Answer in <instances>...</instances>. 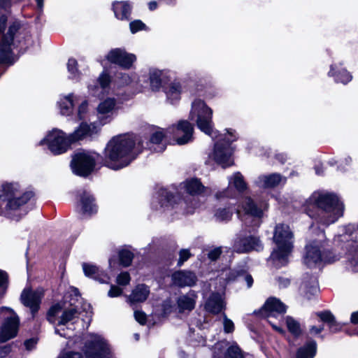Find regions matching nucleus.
Returning a JSON list of instances; mask_svg holds the SVG:
<instances>
[{"label":"nucleus","mask_w":358,"mask_h":358,"mask_svg":"<svg viewBox=\"0 0 358 358\" xmlns=\"http://www.w3.org/2000/svg\"><path fill=\"white\" fill-rule=\"evenodd\" d=\"M189 117L192 120L196 122L198 128L201 131L213 139L217 138L210 158H213L222 168L231 166L233 164L231 158L233 149L231 143L236 140L233 130L228 129L227 134H225L224 137L222 134L217 135V131L213 130V110L200 99H196L192 103Z\"/></svg>","instance_id":"1"},{"label":"nucleus","mask_w":358,"mask_h":358,"mask_svg":"<svg viewBox=\"0 0 358 358\" xmlns=\"http://www.w3.org/2000/svg\"><path fill=\"white\" fill-rule=\"evenodd\" d=\"M303 208L306 213L313 217L315 208L320 210L316 220L322 224L329 226L342 217L344 212L343 203L339 197L328 192H315L306 201Z\"/></svg>","instance_id":"2"},{"label":"nucleus","mask_w":358,"mask_h":358,"mask_svg":"<svg viewBox=\"0 0 358 358\" xmlns=\"http://www.w3.org/2000/svg\"><path fill=\"white\" fill-rule=\"evenodd\" d=\"M143 137L137 134H123L113 137V170L129 165L143 149Z\"/></svg>","instance_id":"3"},{"label":"nucleus","mask_w":358,"mask_h":358,"mask_svg":"<svg viewBox=\"0 0 358 358\" xmlns=\"http://www.w3.org/2000/svg\"><path fill=\"white\" fill-rule=\"evenodd\" d=\"M181 185L182 189L188 194V196L175 203V196L171 195L166 189H161L159 192V195L162 197L160 199L161 206L166 208L171 206L172 208L182 210L184 213H192L194 210L198 207V202L194 196L201 195L206 187L197 178L187 180Z\"/></svg>","instance_id":"4"},{"label":"nucleus","mask_w":358,"mask_h":358,"mask_svg":"<svg viewBox=\"0 0 358 358\" xmlns=\"http://www.w3.org/2000/svg\"><path fill=\"white\" fill-rule=\"evenodd\" d=\"M193 131L194 127L191 123L187 120H181L177 126L173 125L166 131L161 128L156 129L151 134L150 143L157 146V148H153L154 150L162 152L166 148L162 144L164 138H173L178 144L184 145L192 140Z\"/></svg>","instance_id":"5"},{"label":"nucleus","mask_w":358,"mask_h":358,"mask_svg":"<svg viewBox=\"0 0 358 358\" xmlns=\"http://www.w3.org/2000/svg\"><path fill=\"white\" fill-rule=\"evenodd\" d=\"M273 241L276 244L271 254L269 260L276 267L285 266L293 248V234L289 227L285 224L276 225L274 231Z\"/></svg>","instance_id":"6"},{"label":"nucleus","mask_w":358,"mask_h":358,"mask_svg":"<svg viewBox=\"0 0 358 358\" xmlns=\"http://www.w3.org/2000/svg\"><path fill=\"white\" fill-rule=\"evenodd\" d=\"M33 196L32 192H27L21 195L17 183L3 185L0 199L7 201L5 215L10 219L18 220L20 216L15 213L20 209V206L27 203Z\"/></svg>","instance_id":"7"},{"label":"nucleus","mask_w":358,"mask_h":358,"mask_svg":"<svg viewBox=\"0 0 358 358\" xmlns=\"http://www.w3.org/2000/svg\"><path fill=\"white\" fill-rule=\"evenodd\" d=\"M236 213L246 225L258 227L263 215V210L250 197L244 196L239 202Z\"/></svg>","instance_id":"8"},{"label":"nucleus","mask_w":358,"mask_h":358,"mask_svg":"<svg viewBox=\"0 0 358 358\" xmlns=\"http://www.w3.org/2000/svg\"><path fill=\"white\" fill-rule=\"evenodd\" d=\"M286 306L279 299L271 297L265 302L261 312L263 317L266 318L268 322L277 331L282 334V328L280 325V321L283 314L286 312Z\"/></svg>","instance_id":"9"},{"label":"nucleus","mask_w":358,"mask_h":358,"mask_svg":"<svg viewBox=\"0 0 358 358\" xmlns=\"http://www.w3.org/2000/svg\"><path fill=\"white\" fill-rule=\"evenodd\" d=\"M85 358H110V350L105 340L99 336H92L85 344Z\"/></svg>","instance_id":"10"},{"label":"nucleus","mask_w":358,"mask_h":358,"mask_svg":"<svg viewBox=\"0 0 358 358\" xmlns=\"http://www.w3.org/2000/svg\"><path fill=\"white\" fill-rule=\"evenodd\" d=\"M233 251L237 253H248L251 251H261L263 244L259 237L246 235L242 233L237 234L232 245Z\"/></svg>","instance_id":"11"},{"label":"nucleus","mask_w":358,"mask_h":358,"mask_svg":"<svg viewBox=\"0 0 358 358\" xmlns=\"http://www.w3.org/2000/svg\"><path fill=\"white\" fill-rule=\"evenodd\" d=\"M44 142L48 144L50 150L55 155L65 152L72 143L70 137H66L62 131L58 129L50 131L46 138L41 141V144Z\"/></svg>","instance_id":"12"},{"label":"nucleus","mask_w":358,"mask_h":358,"mask_svg":"<svg viewBox=\"0 0 358 358\" xmlns=\"http://www.w3.org/2000/svg\"><path fill=\"white\" fill-rule=\"evenodd\" d=\"M1 311L6 310L10 315L6 317L0 329V342L4 343L16 336L20 320L17 314L10 308L2 307Z\"/></svg>","instance_id":"13"},{"label":"nucleus","mask_w":358,"mask_h":358,"mask_svg":"<svg viewBox=\"0 0 358 358\" xmlns=\"http://www.w3.org/2000/svg\"><path fill=\"white\" fill-rule=\"evenodd\" d=\"M71 165L76 174L85 177L93 171L95 160L87 152H78L73 156Z\"/></svg>","instance_id":"14"},{"label":"nucleus","mask_w":358,"mask_h":358,"mask_svg":"<svg viewBox=\"0 0 358 358\" xmlns=\"http://www.w3.org/2000/svg\"><path fill=\"white\" fill-rule=\"evenodd\" d=\"M322 238L318 241H314L311 243L306 245V252L304 256V264L308 267H313L324 261L326 262H334L336 259H329L324 256V252L322 254L321 249L323 245L321 243Z\"/></svg>","instance_id":"15"},{"label":"nucleus","mask_w":358,"mask_h":358,"mask_svg":"<svg viewBox=\"0 0 358 358\" xmlns=\"http://www.w3.org/2000/svg\"><path fill=\"white\" fill-rule=\"evenodd\" d=\"M228 180V187L222 192L216 194L217 199L225 197L234 198L236 196V192L232 188H235L236 190L240 193L243 192L248 188L244 177L240 172L234 173L232 176L229 177Z\"/></svg>","instance_id":"16"},{"label":"nucleus","mask_w":358,"mask_h":358,"mask_svg":"<svg viewBox=\"0 0 358 358\" xmlns=\"http://www.w3.org/2000/svg\"><path fill=\"white\" fill-rule=\"evenodd\" d=\"M42 298V292L24 289L21 294L20 299L22 303L31 309L33 315L38 312Z\"/></svg>","instance_id":"17"},{"label":"nucleus","mask_w":358,"mask_h":358,"mask_svg":"<svg viewBox=\"0 0 358 358\" xmlns=\"http://www.w3.org/2000/svg\"><path fill=\"white\" fill-rule=\"evenodd\" d=\"M136 61V56L127 52L124 49H113V64L120 66L124 69H129L133 67Z\"/></svg>","instance_id":"18"},{"label":"nucleus","mask_w":358,"mask_h":358,"mask_svg":"<svg viewBox=\"0 0 358 358\" xmlns=\"http://www.w3.org/2000/svg\"><path fill=\"white\" fill-rule=\"evenodd\" d=\"M173 284L180 287H192L196 281L197 278L195 273L189 271H179L171 275Z\"/></svg>","instance_id":"19"},{"label":"nucleus","mask_w":358,"mask_h":358,"mask_svg":"<svg viewBox=\"0 0 358 358\" xmlns=\"http://www.w3.org/2000/svg\"><path fill=\"white\" fill-rule=\"evenodd\" d=\"M205 309L213 314L217 315L225 309V303L223 294L213 292L210 294L205 303Z\"/></svg>","instance_id":"20"},{"label":"nucleus","mask_w":358,"mask_h":358,"mask_svg":"<svg viewBox=\"0 0 358 358\" xmlns=\"http://www.w3.org/2000/svg\"><path fill=\"white\" fill-rule=\"evenodd\" d=\"M300 290L304 296L308 299L317 294L319 291L317 278L308 274L304 275Z\"/></svg>","instance_id":"21"},{"label":"nucleus","mask_w":358,"mask_h":358,"mask_svg":"<svg viewBox=\"0 0 358 358\" xmlns=\"http://www.w3.org/2000/svg\"><path fill=\"white\" fill-rule=\"evenodd\" d=\"M197 295L194 291H189L186 294L178 298L177 305L180 313L192 310L196 304Z\"/></svg>","instance_id":"22"},{"label":"nucleus","mask_w":358,"mask_h":358,"mask_svg":"<svg viewBox=\"0 0 358 358\" xmlns=\"http://www.w3.org/2000/svg\"><path fill=\"white\" fill-rule=\"evenodd\" d=\"M285 178L279 173H272L260 176L256 180V184L259 187H274L281 182H285Z\"/></svg>","instance_id":"23"},{"label":"nucleus","mask_w":358,"mask_h":358,"mask_svg":"<svg viewBox=\"0 0 358 358\" xmlns=\"http://www.w3.org/2000/svg\"><path fill=\"white\" fill-rule=\"evenodd\" d=\"M83 269L86 276L92 278L102 283H109L110 277L108 275L99 273V268L93 264L88 263L83 264Z\"/></svg>","instance_id":"24"},{"label":"nucleus","mask_w":358,"mask_h":358,"mask_svg":"<svg viewBox=\"0 0 358 358\" xmlns=\"http://www.w3.org/2000/svg\"><path fill=\"white\" fill-rule=\"evenodd\" d=\"M150 294L149 287L143 284L137 285L129 297L131 303H142L145 301Z\"/></svg>","instance_id":"25"},{"label":"nucleus","mask_w":358,"mask_h":358,"mask_svg":"<svg viewBox=\"0 0 358 358\" xmlns=\"http://www.w3.org/2000/svg\"><path fill=\"white\" fill-rule=\"evenodd\" d=\"M132 6L129 1H117L113 3V12L115 17L121 20H129Z\"/></svg>","instance_id":"26"},{"label":"nucleus","mask_w":358,"mask_h":358,"mask_svg":"<svg viewBox=\"0 0 358 358\" xmlns=\"http://www.w3.org/2000/svg\"><path fill=\"white\" fill-rule=\"evenodd\" d=\"M94 129L95 127L93 124L89 125L85 122L81 123L79 127L69 136L71 143L78 141L87 136H91Z\"/></svg>","instance_id":"27"},{"label":"nucleus","mask_w":358,"mask_h":358,"mask_svg":"<svg viewBox=\"0 0 358 358\" xmlns=\"http://www.w3.org/2000/svg\"><path fill=\"white\" fill-rule=\"evenodd\" d=\"M80 203L82 210L84 214L89 215L96 212V206L94 203V198L85 191L80 195Z\"/></svg>","instance_id":"28"},{"label":"nucleus","mask_w":358,"mask_h":358,"mask_svg":"<svg viewBox=\"0 0 358 358\" xmlns=\"http://www.w3.org/2000/svg\"><path fill=\"white\" fill-rule=\"evenodd\" d=\"M20 28V24L17 22H13L8 27V29L6 34L2 37L1 41L0 42L2 45L8 46L9 50H11V45L13 43V39L15 34L18 32Z\"/></svg>","instance_id":"29"},{"label":"nucleus","mask_w":358,"mask_h":358,"mask_svg":"<svg viewBox=\"0 0 358 358\" xmlns=\"http://www.w3.org/2000/svg\"><path fill=\"white\" fill-rule=\"evenodd\" d=\"M316 342L315 341H308L298 350L296 358H313L316 354Z\"/></svg>","instance_id":"30"},{"label":"nucleus","mask_w":358,"mask_h":358,"mask_svg":"<svg viewBox=\"0 0 358 358\" xmlns=\"http://www.w3.org/2000/svg\"><path fill=\"white\" fill-rule=\"evenodd\" d=\"M167 99L171 103H174L180 98L181 85L178 83H172L165 89Z\"/></svg>","instance_id":"31"},{"label":"nucleus","mask_w":358,"mask_h":358,"mask_svg":"<svg viewBox=\"0 0 358 358\" xmlns=\"http://www.w3.org/2000/svg\"><path fill=\"white\" fill-rule=\"evenodd\" d=\"M336 65H331L329 72V76H334L336 82L347 84L352 80V76L345 69L336 71Z\"/></svg>","instance_id":"32"},{"label":"nucleus","mask_w":358,"mask_h":358,"mask_svg":"<svg viewBox=\"0 0 358 358\" xmlns=\"http://www.w3.org/2000/svg\"><path fill=\"white\" fill-rule=\"evenodd\" d=\"M61 113L64 115L71 114L73 108V94L64 96L59 102Z\"/></svg>","instance_id":"33"},{"label":"nucleus","mask_w":358,"mask_h":358,"mask_svg":"<svg viewBox=\"0 0 358 358\" xmlns=\"http://www.w3.org/2000/svg\"><path fill=\"white\" fill-rule=\"evenodd\" d=\"M78 315L79 312L76 308L65 309L60 317L58 324L65 325L68 322L78 317Z\"/></svg>","instance_id":"34"},{"label":"nucleus","mask_w":358,"mask_h":358,"mask_svg":"<svg viewBox=\"0 0 358 358\" xmlns=\"http://www.w3.org/2000/svg\"><path fill=\"white\" fill-rule=\"evenodd\" d=\"M133 78L128 73L118 72L116 73L113 78V88L115 87H122L131 83Z\"/></svg>","instance_id":"35"},{"label":"nucleus","mask_w":358,"mask_h":358,"mask_svg":"<svg viewBox=\"0 0 358 358\" xmlns=\"http://www.w3.org/2000/svg\"><path fill=\"white\" fill-rule=\"evenodd\" d=\"M233 213L234 211L231 206L219 207L215 210L214 216L217 221H228L231 218Z\"/></svg>","instance_id":"36"},{"label":"nucleus","mask_w":358,"mask_h":358,"mask_svg":"<svg viewBox=\"0 0 358 358\" xmlns=\"http://www.w3.org/2000/svg\"><path fill=\"white\" fill-rule=\"evenodd\" d=\"M162 72L157 69L150 71V83L152 90L157 91L162 85Z\"/></svg>","instance_id":"37"},{"label":"nucleus","mask_w":358,"mask_h":358,"mask_svg":"<svg viewBox=\"0 0 358 358\" xmlns=\"http://www.w3.org/2000/svg\"><path fill=\"white\" fill-rule=\"evenodd\" d=\"M134 258V254L127 248H124L119 252V259L120 264L124 266H128L131 264Z\"/></svg>","instance_id":"38"},{"label":"nucleus","mask_w":358,"mask_h":358,"mask_svg":"<svg viewBox=\"0 0 358 358\" xmlns=\"http://www.w3.org/2000/svg\"><path fill=\"white\" fill-rule=\"evenodd\" d=\"M99 83L100 84V88L101 89L102 95L99 94L97 96L100 99H103L104 97L103 92L106 91V90L108 92L110 90L109 85L110 83V78L109 74L103 73L99 78Z\"/></svg>","instance_id":"39"},{"label":"nucleus","mask_w":358,"mask_h":358,"mask_svg":"<svg viewBox=\"0 0 358 358\" xmlns=\"http://www.w3.org/2000/svg\"><path fill=\"white\" fill-rule=\"evenodd\" d=\"M286 324L289 331L294 336H299L301 334L299 323L291 317H286Z\"/></svg>","instance_id":"40"},{"label":"nucleus","mask_w":358,"mask_h":358,"mask_svg":"<svg viewBox=\"0 0 358 358\" xmlns=\"http://www.w3.org/2000/svg\"><path fill=\"white\" fill-rule=\"evenodd\" d=\"M323 322L328 324L329 328H333L335 324V317L330 311L326 310L316 313Z\"/></svg>","instance_id":"41"},{"label":"nucleus","mask_w":358,"mask_h":358,"mask_svg":"<svg viewBox=\"0 0 358 358\" xmlns=\"http://www.w3.org/2000/svg\"><path fill=\"white\" fill-rule=\"evenodd\" d=\"M13 58L12 50L8 46L0 43V63L10 62Z\"/></svg>","instance_id":"42"},{"label":"nucleus","mask_w":358,"mask_h":358,"mask_svg":"<svg viewBox=\"0 0 358 358\" xmlns=\"http://www.w3.org/2000/svg\"><path fill=\"white\" fill-rule=\"evenodd\" d=\"M62 307L59 304L57 303L50 307L48 313L47 319L50 323H55L56 321V315L61 311Z\"/></svg>","instance_id":"43"},{"label":"nucleus","mask_w":358,"mask_h":358,"mask_svg":"<svg viewBox=\"0 0 358 358\" xmlns=\"http://www.w3.org/2000/svg\"><path fill=\"white\" fill-rule=\"evenodd\" d=\"M224 358H243L240 348L236 345L229 347Z\"/></svg>","instance_id":"44"},{"label":"nucleus","mask_w":358,"mask_h":358,"mask_svg":"<svg viewBox=\"0 0 358 358\" xmlns=\"http://www.w3.org/2000/svg\"><path fill=\"white\" fill-rule=\"evenodd\" d=\"M129 29L132 34L145 30L147 29L146 25L140 20H135L129 23Z\"/></svg>","instance_id":"45"},{"label":"nucleus","mask_w":358,"mask_h":358,"mask_svg":"<svg viewBox=\"0 0 358 358\" xmlns=\"http://www.w3.org/2000/svg\"><path fill=\"white\" fill-rule=\"evenodd\" d=\"M223 327L226 334L232 333L234 331V324L233 321L227 317L226 314L223 313Z\"/></svg>","instance_id":"46"},{"label":"nucleus","mask_w":358,"mask_h":358,"mask_svg":"<svg viewBox=\"0 0 358 358\" xmlns=\"http://www.w3.org/2000/svg\"><path fill=\"white\" fill-rule=\"evenodd\" d=\"M97 109L98 112L101 114H106L110 112L112 109V100L110 99L105 100L99 105Z\"/></svg>","instance_id":"47"},{"label":"nucleus","mask_w":358,"mask_h":358,"mask_svg":"<svg viewBox=\"0 0 358 358\" xmlns=\"http://www.w3.org/2000/svg\"><path fill=\"white\" fill-rule=\"evenodd\" d=\"M130 275L127 272H122L117 275L116 281L119 285L125 286L130 282Z\"/></svg>","instance_id":"48"},{"label":"nucleus","mask_w":358,"mask_h":358,"mask_svg":"<svg viewBox=\"0 0 358 358\" xmlns=\"http://www.w3.org/2000/svg\"><path fill=\"white\" fill-rule=\"evenodd\" d=\"M221 253V247L215 248L208 252V257L210 260L215 261L220 256Z\"/></svg>","instance_id":"49"},{"label":"nucleus","mask_w":358,"mask_h":358,"mask_svg":"<svg viewBox=\"0 0 358 358\" xmlns=\"http://www.w3.org/2000/svg\"><path fill=\"white\" fill-rule=\"evenodd\" d=\"M134 317L135 320L141 324H145L147 320L145 313L140 310L134 312Z\"/></svg>","instance_id":"50"},{"label":"nucleus","mask_w":358,"mask_h":358,"mask_svg":"<svg viewBox=\"0 0 358 358\" xmlns=\"http://www.w3.org/2000/svg\"><path fill=\"white\" fill-rule=\"evenodd\" d=\"M57 358H83V356L78 352H66L60 354Z\"/></svg>","instance_id":"51"},{"label":"nucleus","mask_w":358,"mask_h":358,"mask_svg":"<svg viewBox=\"0 0 358 358\" xmlns=\"http://www.w3.org/2000/svg\"><path fill=\"white\" fill-rule=\"evenodd\" d=\"M190 253L187 250H182L180 252V258L178 262V266H181L190 257Z\"/></svg>","instance_id":"52"},{"label":"nucleus","mask_w":358,"mask_h":358,"mask_svg":"<svg viewBox=\"0 0 358 358\" xmlns=\"http://www.w3.org/2000/svg\"><path fill=\"white\" fill-rule=\"evenodd\" d=\"M77 66H78V63L76 59H69V62L67 64V67H68V70L70 73L75 75L78 72Z\"/></svg>","instance_id":"53"},{"label":"nucleus","mask_w":358,"mask_h":358,"mask_svg":"<svg viewBox=\"0 0 358 358\" xmlns=\"http://www.w3.org/2000/svg\"><path fill=\"white\" fill-rule=\"evenodd\" d=\"M8 276L6 273L0 270V288L6 289Z\"/></svg>","instance_id":"54"},{"label":"nucleus","mask_w":358,"mask_h":358,"mask_svg":"<svg viewBox=\"0 0 358 358\" xmlns=\"http://www.w3.org/2000/svg\"><path fill=\"white\" fill-rule=\"evenodd\" d=\"M87 108V102L83 101L78 108V117L80 119H83V115L85 114Z\"/></svg>","instance_id":"55"},{"label":"nucleus","mask_w":358,"mask_h":358,"mask_svg":"<svg viewBox=\"0 0 358 358\" xmlns=\"http://www.w3.org/2000/svg\"><path fill=\"white\" fill-rule=\"evenodd\" d=\"M110 143H111V141H110L108 143V144L105 148V150H104L105 157H106V158L108 159L109 160L112 159V145Z\"/></svg>","instance_id":"56"},{"label":"nucleus","mask_w":358,"mask_h":358,"mask_svg":"<svg viewBox=\"0 0 358 358\" xmlns=\"http://www.w3.org/2000/svg\"><path fill=\"white\" fill-rule=\"evenodd\" d=\"M7 17L5 15L0 17V34H2L6 29Z\"/></svg>","instance_id":"57"},{"label":"nucleus","mask_w":358,"mask_h":358,"mask_svg":"<svg viewBox=\"0 0 358 358\" xmlns=\"http://www.w3.org/2000/svg\"><path fill=\"white\" fill-rule=\"evenodd\" d=\"M289 280L287 278H279L278 283L280 287H286L289 285Z\"/></svg>","instance_id":"58"},{"label":"nucleus","mask_w":358,"mask_h":358,"mask_svg":"<svg viewBox=\"0 0 358 358\" xmlns=\"http://www.w3.org/2000/svg\"><path fill=\"white\" fill-rule=\"evenodd\" d=\"M323 330H324V326L323 325L320 326V327L313 326L310 329V333L313 334H318L321 333Z\"/></svg>","instance_id":"59"},{"label":"nucleus","mask_w":358,"mask_h":358,"mask_svg":"<svg viewBox=\"0 0 358 358\" xmlns=\"http://www.w3.org/2000/svg\"><path fill=\"white\" fill-rule=\"evenodd\" d=\"M36 344V341L34 339H29L24 341V345L27 350H31L34 348Z\"/></svg>","instance_id":"60"},{"label":"nucleus","mask_w":358,"mask_h":358,"mask_svg":"<svg viewBox=\"0 0 358 358\" xmlns=\"http://www.w3.org/2000/svg\"><path fill=\"white\" fill-rule=\"evenodd\" d=\"M11 6V0H0V8L6 9Z\"/></svg>","instance_id":"61"},{"label":"nucleus","mask_w":358,"mask_h":358,"mask_svg":"<svg viewBox=\"0 0 358 358\" xmlns=\"http://www.w3.org/2000/svg\"><path fill=\"white\" fill-rule=\"evenodd\" d=\"M244 280L247 284L248 287H251L253 284V278L250 275H245Z\"/></svg>","instance_id":"62"},{"label":"nucleus","mask_w":358,"mask_h":358,"mask_svg":"<svg viewBox=\"0 0 358 358\" xmlns=\"http://www.w3.org/2000/svg\"><path fill=\"white\" fill-rule=\"evenodd\" d=\"M350 320L353 324H358V311L352 313Z\"/></svg>","instance_id":"63"},{"label":"nucleus","mask_w":358,"mask_h":358,"mask_svg":"<svg viewBox=\"0 0 358 358\" xmlns=\"http://www.w3.org/2000/svg\"><path fill=\"white\" fill-rule=\"evenodd\" d=\"M113 297L118 296L122 294V289L118 287H115L113 285Z\"/></svg>","instance_id":"64"}]
</instances>
